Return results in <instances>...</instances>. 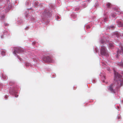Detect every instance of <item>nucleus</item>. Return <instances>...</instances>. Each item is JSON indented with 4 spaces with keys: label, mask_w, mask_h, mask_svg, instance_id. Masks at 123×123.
I'll return each instance as SVG.
<instances>
[{
    "label": "nucleus",
    "mask_w": 123,
    "mask_h": 123,
    "mask_svg": "<svg viewBox=\"0 0 123 123\" xmlns=\"http://www.w3.org/2000/svg\"><path fill=\"white\" fill-rule=\"evenodd\" d=\"M114 73L115 75V77H121L120 74L115 71H114Z\"/></svg>",
    "instance_id": "obj_7"
},
{
    "label": "nucleus",
    "mask_w": 123,
    "mask_h": 123,
    "mask_svg": "<svg viewBox=\"0 0 123 123\" xmlns=\"http://www.w3.org/2000/svg\"><path fill=\"white\" fill-rule=\"evenodd\" d=\"M111 16H112L113 17H115L116 16V14H111Z\"/></svg>",
    "instance_id": "obj_15"
},
{
    "label": "nucleus",
    "mask_w": 123,
    "mask_h": 123,
    "mask_svg": "<svg viewBox=\"0 0 123 123\" xmlns=\"http://www.w3.org/2000/svg\"><path fill=\"white\" fill-rule=\"evenodd\" d=\"M23 51V50H22L21 48L17 47L15 49L13 53L15 54H16L17 53L22 52Z\"/></svg>",
    "instance_id": "obj_3"
},
{
    "label": "nucleus",
    "mask_w": 123,
    "mask_h": 123,
    "mask_svg": "<svg viewBox=\"0 0 123 123\" xmlns=\"http://www.w3.org/2000/svg\"><path fill=\"white\" fill-rule=\"evenodd\" d=\"M88 1H89V0H88Z\"/></svg>",
    "instance_id": "obj_27"
},
{
    "label": "nucleus",
    "mask_w": 123,
    "mask_h": 123,
    "mask_svg": "<svg viewBox=\"0 0 123 123\" xmlns=\"http://www.w3.org/2000/svg\"><path fill=\"white\" fill-rule=\"evenodd\" d=\"M110 44V46H111V47H112L113 46V44H111V45Z\"/></svg>",
    "instance_id": "obj_20"
},
{
    "label": "nucleus",
    "mask_w": 123,
    "mask_h": 123,
    "mask_svg": "<svg viewBox=\"0 0 123 123\" xmlns=\"http://www.w3.org/2000/svg\"><path fill=\"white\" fill-rule=\"evenodd\" d=\"M96 51L97 52V50H96Z\"/></svg>",
    "instance_id": "obj_24"
},
{
    "label": "nucleus",
    "mask_w": 123,
    "mask_h": 123,
    "mask_svg": "<svg viewBox=\"0 0 123 123\" xmlns=\"http://www.w3.org/2000/svg\"><path fill=\"white\" fill-rule=\"evenodd\" d=\"M35 6H37V3H35Z\"/></svg>",
    "instance_id": "obj_17"
},
{
    "label": "nucleus",
    "mask_w": 123,
    "mask_h": 123,
    "mask_svg": "<svg viewBox=\"0 0 123 123\" xmlns=\"http://www.w3.org/2000/svg\"><path fill=\"white\" fill-rule=\"evenodd\" d=\"M18 95H17V96H16V97H18Z\"/></svg>",
    "instance_id": "obj_23"
},
{
    "label": "nucleus",
    "mask_w": 123,
    "mask_h": 123,
    "mask_svg": "<svg viewBox=\"0 0 123 123\" xmlns=\"http://www.w3.org/2000/svg\"><path fill=\"white\" fill-rule=\"evenodd\" d=\"M5 52H4V51H2L1 54L2 55H5Z\"/></svg>",
    "instance_id": "obj_14"
},
{
    "label": "nucleus",
    "mask_w": 123,
    "mask_h": 123,
    "mask_svg": "<svg viewBox=\"0 0 123 123\" xmlns=\"http://www.w3.org/2000/svg\"><path fill=\"white\" fill-rule=\"evenodd\" d=\"M114 86L113 84H111L109 86V89L111 91V92L114 93L115 92L114 90L113 89Z\"/></svg>",
    "instance_id": "obj_6"
},
{
    "label": "nucleus",
    "mask_w": 123,
    "mask_h": 123,
    "mask_svg": "<svg viewBox=\"0 0 123 123\" xmlns=\"http://www.w3.org/2000/svg\"><path fill=\"white\" fill-rule=\"evenodd\" d=\"M114 35L115 37H117L120 36V34L118 32H116L114 34Z\"/></svg>",
    "instance_id": "obj_9"
},
{
    "label": "nucleus",
    "mask_w": 123,
    "mask_h": 123,
    "mask_svg": "<svg viewBox=\"0 0 123 123\" xmlns=\"http://www.w3.org/2000/svg\"><path fill=\"white\" fill-rule=\"evenodd\" d=\"M5 97L6 98H7V97L6 96Z\"/></svg>",
    "instance_id": "obj_22"
},
{
    "label": "nucleus",
    "mask_w": 123,
    "mask_h": 123,
    "mask_svg": "<svg viewBox=\"0 0 123 123\" xmlns=\"http://www.w3.org/2000/svg\"><path fill=\"white\" fill-rule=\"evenodd\" d=\"M121 50H118L117 51V58L118 57V55H121L123 54V48L121 47Z\"/></svg>",
    "instance_id": "obj_5"
},
{
    "label": "nucleus",
    "mask_w": 123,
    "mask_h": 123,
    "mask_svg": "<svg viewBox=\"0 0 123 123\" xmlns=\"http://www.w3.org/2000/svg\"><path fill=\"white\" fill-rule=\"evenodd\" d=\"M102 79H101V80L105 78V77H102Z\"/></svg>",
    "instance_id": "obj_21"
},
{
    "label": "nucleus",
    "mask_w": 123,
    "mask_h": 123,
    "mask_svg": "<svg viewBox=\"0 0 123 123\" xmlns=\"http://www.w3.org/2000/svg\"><path fill=\"white\" fill-rule=\"evenodd\" d=\"M25 65L26 66H28L29 65V64L28 63H26Z\"/></svg>",
    "instance_id": "obj_18"
},
{
    "label": "nucleus",
    "mask_w": 123,
    "mask_h": 123,
    "mask_svg": "<svg viewBox=\"0 0 123 123\" xmlns=\"http://www.w3.org/2000/svg\"><path fill=\"white\" fill-rule=\"evenodd\" d=\"M17 57L19 59L20 61H21V58H19L18 57V55H17Z\"/></svg>",
    "instance_id": "obj_16"
},
{
    "label": "nucleus",
    "mask_w": 123,
    "mask_h": 123,
    "mask_svg": "<svg viewBox=\"0 0 123 123\" xmlns=\"http://www.w3.org/2000/svg\"><path fill=\"white\" fill-rule=\"evenodd\" d=\"M122 77H115L114 79L115 81V83H117L119 85H121L122 82H123V79H122Z\"/></svg>",
    "instance_id": "obj_2"
},
{
    "label": "nucleus",
    "mask_w": 123,
    "mask_h": 123,
    "mask_svg": "<svg viewBox=\"0 0 123 123\" xmlns=\"http://www.w3.org/2000/svg\"><path fill=\"white\" fill-rule=\"evenodd\" d=\"M117 25L119 27H123V24L120 22H117Z\"/></svg>",
    "instance_id": "obj_8"
},
{
    "label": "nucleus",
    "mask_w": 123,
    "mask_h": 123,
    "mask_svg": "<svg viewBox=\"0 0 123 123\" xmlns=\"http://www.w3.org/2000/svg\"><path fill=\"white\" fill-rule=\"evenodd\" d=\"M115 14H118L119 15L121 14V12L119 11H116L115 12Z\"/></svg>",
    "instance_id": "obj_12"
},
{
    "label": "nucleus",
    "mask_w": 123,
    "mask_h": 123,
    "mask_svg": "<svg viewBox=\"0 0 123 123\" xmlns=\"http://www.w3.org/2000/svg\"><path fill=\"white\" fill-rule=\"evenodd\" d=\"M111 4L109 3H107L106 4V6L108 8H110L111 7Z\"/></svg>",
    "instance_id": "obj_10"
},
{
    "label": "nucleus",
    "mask_w": 123,
    "mask_h": 123,
    "mask_svg": "<svg viewBox=\"0 0 123 123\" xmlns=\"http://www.w3.org/2000/svg\"><path fill=\"white\" fill-rule=\"evenodd\" d=\"M115 28V27L114 26L112 25L110 27V29H114Z\"/></svg>",
    "instance_id": "obj_13"
},
{
    "label": "nucleus",
    "mask_w": 123,
    "mask_h": 123,
    "mask_svg": "<svg viewBox=\"0 0 123 123\" xmlns=\"http://www.w3.org/2000/svg\"><path fill=\"white\" fill-rule=\"evenodd\" d=\"M4 18V17H3L2 18Z\"/></svg>",
    "instance_id": "obj_25"
},
{
    "label": "nucleus",
    "mask_w": 123,
    "mask_h": 123,
    "mask_svg": "<svg viewBox=\"0 0 123 123\" xmlns=\"http://www.w3.org/2000/svg\"><path fill=\"white\" fill-rule=\"evenodd\" d=\"M7 2L8 3V2H9V0H7Z\"/></svg>",
    "instance_id": "obj_19"
},
{
    "label": "nucleus",
    "mask_w": 123,
    "mask_h": 123,
    "mask_svg": "<svg viewBox=\"0 0 123 123\" xmlns=\"http://www.w3.org/2000/svg\"><path fill=\"white\" fill-rule=\"evenodd\" d=\"M103 82H105V81H104V80H103Z\"/></svg>",
    "instance_id": "obj_26"
},
{
    "label": "nucleus",
    "mask_w": 123,
    "mask_h": 123,
    "mask_svg": "<svg viewBox=\"0 0 123 123\" xmlns=\"http://www.w3.org/2000/svg\"><path fill=\"white\" fill-rule=\"evenodd\" d=\"M101 54L103 55H108V53L105 47L103 46H102L101 49Z\"/></svg>",
    "instance_id": "obj_1"
},
{
    "label": "nucleus",
    "mask_w": 123,
    "mask_h": 123,
    "mask_svg": "<svg viewBox=\"0 0 123 123\" xmlns=\"http://www.w3.org/2000/svg\"><path fill=\"white\" fill-rule=\"evenodd\" d=\"M43 60L45 62H50L51 61V58L48 56L44 57L43 59Z\"/></svg>",
    "instance_id": "obj_4"
},
{
    "label": "nucleus",
    "mask_w": 123,
    "mask_h": 123,
    "mask_svg": "<svg viewBox=\"0 0 123 123\" xmlns=\"http://www.w3.org/2000/svg\"><path fill=\"white\" fill-rule=\"evenodd\" d=\"M117 64L119 66L123 67V62H118Z\"/></svg>",
    "instance_id": "obj_11"
}]
</instances>
